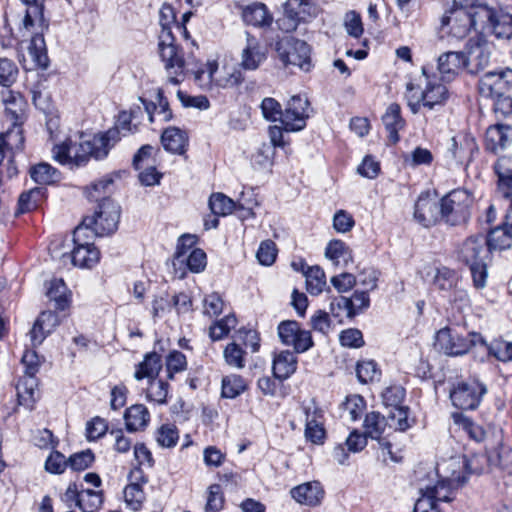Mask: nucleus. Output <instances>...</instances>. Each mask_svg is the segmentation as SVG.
I'll return each instance as SVG.
<instances>
[{
	"mask_svg": "<svg viewBox=\"0 0 512 512\" xmlns=\"http://www.w3.org/2000/svg\"><path fill=\"white\" fill-rule=\"evenodd\" d=\"M37 385L38 383L35 376L25 375L18 381L16 390L19 405L29 410L33 409L34 403L36 402Z\"/></svg>",
	"mask_w": 512,
	"mask_h": 512,
	"instance_id": "obj_37",
	"label": "nucleus"
},
{
	"mask_svg": "<svg viewBox=\"0 0 512 512\" xmlns=\"http://www.w3.org/2000/svg\"><path fill=\"white\" fill-rule=\"evenodd\" d=\"M276 52L285 66H297L306 72L311 68L310 47L303 40L283 37L276 42Z\"/></svg>",
	"mask_w": 512,
	"mask_h": 512,
	"instance_id": "obj_10",
	"label": "nucleus"
},
{
	"mask_svg": "<svg viewBox=\"0 0 512 512\" xmlns=\"http://www.w3.org/2000/svg\"><path fill=\"white\" fill-rule=\"evenodd\" d=\"M441 218L450 225L466 223L470 218L471 195L463 189L449 192L441 199Z\"/></svg>",
	"mask_w": 512,
	"mask_h": 512,
	"instance_id": "obj_9",
	"label": "nucleus"
},
{
	"mask_svg": "<svg viewBox=\"0 0 512 512\" xmlns=\"http://www.w3.org/2000/svg\"><path fill=\"white\" fill-rule=\"evenodd\" d=\"M405 394V389L398 385L386 388L382 394L384 404L393 407V411L389 415L391 420L390 426H394L399 431H405L410 426L408 422V408L401 406Z\"/></svg>",
	"mask_w": 512,
	"mask_h": 512,
	"instance_id": "obj_15",
	"label": "nucleus"
},
{
	"mask_svg": "<svg viewBox=\"0 0 512 512\" xmlns=\"http://www.w3.org/2000/svg\"><path fill=\"white\" fill-rule=\"evenodd\" d=\"M169 389L170 385L168 382L158 377L150 379L146 389V398L149 402L164 405L167 403Z\"/></svg>",
	"mask_w": 512,
	"mask_h": 512,
	"instance_id": "obj_45",
	"label": "nucleus"
},
{
	"mask_svg": "<svg viewBox=\"0 0 512 512\" xmlns=\"http://www.w3.org/2000/svg\"><path fill=\"white\" fill-rule=\"evenodd\" d=\"M47 296L55 302V307L59 310H64L68 306L67 287L62 279L51 280Z\"/></svg>",
	"mask_w": 512,
	"mask_h": 512,
	"instance_id": "obj_53",
	"label": "nucleus"
},
{
	"mask_svg": "<svg viewBox=\"0 0 512 512\" xmlns=\"http://www.w3.org/2000/svg\"><path fill=\"white\" fill-rule=\"evenodd\" d=\"M23 101L14 99L5 108V123L7 130L0 135V164L5 158V149L11 151L21 150L24 145L22 124L24 122Z\"/></svg>",
	"mask_w": 512,
	"mask_h": 512,
	"instance_id": "obj_7",
	"label": "nucleus"
},
{
	"mask_svg": "<svg viewBox=\"0 0 512 512\" xmlns=\"http://www.w3.org/2000/svg\"><path fill=\"white\" fill-rule=\"evenodd\" d=\"M161 142L168 152L182 155L187 149L188 136L185 131L177 127H168L162 133Z\"/></svg>",
	"mask_w": 512,
	"mask_h": 512,
	"instance_id": "obj_32",
	"label": "nucleus"
},
{
	"mask_svg": "<svg viewBox=\"0 0 512 512\" xmlns=\"http://www.w3.org/2000/svg\"><path fill=\"white\" fill-rule=\"evenodd\" d=\"M383 125L388 133L391 144H396L400 140L399 131L405 127V120L401 116V108L397 103L390 104L382 116Z\"/></svg>",
	"mask_w": 512,
	"mask_h": 512,
	"instance_id": "obj_30",
	"label": "nucleus"
},
{
	"mask_svg": "<svg viewBox=\"0 0 512 512\" xmlns=\"http://www.w3.org/2000/svg\"><path fill=\"white\" fill-rule=\"evenodd\" d=\"M488 355L494 357L501 362L512 361V342L505 341L501 338L494 339L490 343L486 342Z\"/></svg>",
	"mask_w": 512,
	"mask_h": 512,
	"instance_id": "obj_51",
	"label": "nucleus"
},
{
	"mask_svg": "<svg viewBox=\"0 0 512 512\" xmlns=\"http://www.w3.org/2000/svg\"><path fill=\"white\" fill-rule=\"evenodd\" d=\"M119 176V172H113L92 183L88 189V198L94 201L106 198L105 195L112 191L115 178Z\"/></svg>",
	"mask_w": 512,
	"mask_h": 512,
	"instance_id": "obj_49",
	"label": "nucleus"
},
{
	"mask_svg": "<svg viewBox=\"0 0 512 512\" xmlns=\"http://www.w3.org/2000/svg\"><path fill=\"white\" fill-rule=\"evenodd\" d=\"M441 27L456 39L465 38L471 31L473 21L465 7H450L441 18Z\"/></svg>",
	"mask_w": 512,
	"mask_h": 512,
	"instance_id": "obj_17",
	"label": "nucleus"
},
{
	"mask_svg": "<svg viewBox=\"0 0 512 512\" xmlns=\"http://www.w3.org/2000/svg\"><path fill=\"white\" fill-rule=\"evenodd\" d=\"M488 31L497 38H512V14L505 13L502 10H496V17H493Z\"/></svg>",
	"mask_w": 512,
	"mask_h": 512,
	"instance_id": "obj_46",
	"label": "nucleus"
},
{
	"mask_svg": "<svg viewBox=\"0 0 512 512\" xmlns=\"http://www.w3.org/2000/svg\"><path fill=\"white\" fill-rule=\"evenodd\" d=\"M186 59L190 60V65L185 69L180 77L188 73L194 75L195 83L203 90H212L216 88H232L244 81L243 73L234 66H223L219 68L217 62H207L204 66L198 67L193 56Z\"/></svg>",
	"mask_w": 512,
	"mask_h": 512,
	"instance_id": "obj_4",
	"label": "nucleus"
},
{
	"mask_svg": "<svg viewBox=\"0 0 512 512\" xmlns=\"http://www.w3.org/2000/svg\"><path fill=\"white\" fill-rule=\"evenodd\" d=\"M498 176V194L509 202L512 209V156L500 157L494 166Z\"/></svg>",
	"mask_w": 512,
	"mask_h": 512,
	"instance_id": "obj_24",
	"label": "nucleus"
},
{
	"mask_svg": "<svg viewBox=\"0 0 512 512\" xmlns=\"http://www.w3.org/2000/svg\"><path fill=\"white\" fill-rule=\"evenodd\" d=\"M157 103L148 102L143 98L140 101L143 103L145 111L149 116V121L154 122L156 118L162 122H168L172 119V112L169 108V103L164 97L162 90H158L156 94Z\"/></svg>",
	"mask_w": 512,
	"mask_h": 512,
	"instance_id": "obj_34",
	"label": "nucleus"
},
{
	"mask_svg": "<svg viewBox=\"0 0 512 512\" xmlns=\"http://www.w3.org/2000/svg\"><path fill=\"white\" fill-rule=\"evenodd\" d=\"M490 254L486 236L483 234L468 237L459 249V260L469 267L476 289H483L486 286Z\"/></svg>",
	"mask_w": 512,
	"mask_h": 512,
	"instance_id": "obj_6",
	"label": "nucleus"
},
{
	"mask_svg": "<svg viewBox=\"0 0 512 512\" xmlns=\"http://www.w3.org/2000/svg\"><path fill=\"white\" fill-rule=\"evenodd\" d=\"M96 236L95 226H92L86 218L78 225L73 232L74 246H94L93 240Z\"/></svg>",
	"mask_w": 512,
	"mask_h": 512,
	"instance_id": "obj_54",
	"label": "nucleus"
},
{
	"mask_svg": "<svg viewBox=\"0 0 512 512\" xmlns=\"http://www.w3.org/2000/svg\"><path fill=\"white\" fill-rule=\"evenodd\" d=\"M103 503L102 492L85 489L80 491L78 507L83 512H97Z\"/></svg>",
	"mask_w": 512,
	"mask_h": 512,
	"instance_id": "obj_55",
	"label": "nucleus"
},
{
	"mask_svg": "<svg viewBox=\"0 0 512 512\" xmlns=\"http://www.w3.org/2000/svg\"><path fill=\"white\" fill-rule=\"evenodd\" d=\"M351 303L348 301V298L345 296H339L334 298L330 303V313L333 317L342 321V318L345 316L349 319L355 317L354 308H351Z\"/></svg>",
	"mask_w": 512,
	"mask_h": 512,
	"instance_id": "obj_61",
	"label": "nucleus"
},
{
	"mask_svg": "<svg viewBox=\"0 0 512 512\" xmlns=\"http://www.w3.org/2000/svg\"><path fill=\"white\" fill-rule=\"evenodd\" d=\"M486 392V386L477 380L459 381L450 390V399L459 409L474 410Z\"/></svg>",
	"mask_w": 512,
	"mask_h": 512,
	"instance_id": "obj_11",
	"label": "nucleus"
},
{
	"mask_svg": "<svg viewBox=\"0 0 512 512\" xmlns=\"http://www.w3.org/2000/svg\"><path fill=\"white\" fill-rule=\"evenodd\" d=\"M512 229L507 224V217L502 226L492 229L486 236L487 245L490 251L502 250L511 246Z\"/></svg>",
	"mask_w": 512,
	"mask_h": 512,
	"instance_id": "obj_40",
	"label": "nucleus"
},
{
	"mask_svg": "<svg viewBox=\"0 0 512 512\" xmlns=\"http://www.w3.org/2000/svg\"><path fill=\"white\" fill-rule=\"evenodd\" d=\"M155 437L159 446L172 448L178 442L179 433L175 425L163 424L156 430Z\"/></svg>",
	"mask_w": 512,
	"mask_h": 512,
	"instance_id": "obj_57",
	"label": "nucleus"
},
{
	"mask_svg": "<svg viewBox=\"0 0 512 512\" xmlns=\"http://www.w3.org/2000/svg\"><path fill=\"white\" fill-rule=\"evenodd\" d=\"M438 71L443 81H451L465 68L463 52L449 51L438 57Z\"/></svg>",
	"mask_w": 512,
	"mask_h": 512,
	"instance_id": "obj_28",
	"label": "nucleus"
},
{
	"mask_svg": "<svg viewBox=\"0 0 512 512\" xmlns=\"http://www.w3.org/2000/svg\"><path fill=\"white\" fill-rule=\"evenodd\" d=\"M512 83V70L484 74L478 83V91L482 97L494 98L506 94Z\"/></svg>",
	"mask_w": 512,
	"mask_h": 512,
	"instance_id": "obj_18",
	"label": "nucleus"
},
{
	"mask_svg": "<svg viewBox=\"0 0 512 512\" xmlns=\"http://www.w3.org/2000/svg\"><path fill=\"white\" fill-rule=\"evenodd\" d=\"M60 319L55 312L43 311L36 319L31 331L32 345H40L44 339L59 325Z\"/></svg>",
	"mask_w": 512,
	"mask_h": 512,
	"instance_id": "obj_26",
	"label": "nucleus"
},
{
	"mask_svg": "<svg viewBox=\"0 0 512 512\" xmlns=\"http://www.w3.org/2000/svg\"><path fill=\"white\" fill-rule=\"evenodd\" d=\"M464 53L465 68L470 74H477L484 70L491 57V45L482 37L471 38L466 45Z\"/></svg>",
	"mask_w": 512,
	"mask_h": 512,
	"instance_id": "obj_16",
	"label": "nucleus"
},
{
	"mask_svg": "<svg viewBox=\"0 0 512 512\" xmlns=\"http://www.w3.org/2000/svg\"><path fill=\"white\" fill-rule=\"evenodd\" d=\"M303 273L306 278L307 291L313 296L322 293L327 284L324 270L319 266H312Z\"/></svg>",
	"mask_w": 512,
	"mask_h": 512,
	"instance_id": "obj_43",
	"label": "nucleus"
},
{
	"mask_svg": "<svg viewBox=\"0 0 512 512\" xmlns=\"http://www.w3.org/2000/svg\"><path fill=\"white\" fill-rule=\"evenodd\" d=\"M237 324V319L235 315L229 314L222 318L221 320L216 321L210 327V337L213 341L221 340L226 337L231 329L235 328Z\"/></svg>",
	"mask_w": 512,
	"mask_h": 512,
	"instance_id": "obj_58",
	"label": "nucleus"
},
{
	"mask_svg": "<svg viewBox=\"0 0 512 512\" xmlns=\"http://www.w3.org/2000/svg\"><path fill=\"white\" fill-rule=\"evenodd\" d=\"M343 409L348 413L351 421H357L366 409V402L360 395H351L343 403Z\"/></svg>",
	"mask_w": 512,
	"mask_h": 512,
	"instance_id": "obj_62",
	"label": "nucleus"
},
{
	"mask_svg": "<svg viewBox=\"0 0 512 512\" xmlns=\"http://www.w3.org/2000/svg\"><path fill=\"white\" fill-rule=\"evenodd\" d=\"M458 282L459 277L456 271L445 266L437 269L433 280L435 288L443 292H451Z\"/></svg>",
	"mask_w": 512,
	"mask_h": 512,
	"instance_id": "obj_48",
	"label": "nucleus"
},
{
	"mask_svg": "<svg viewBox=\"0 0 512 512\" xmlns=\"http://www.w3.org/2000/svg\"><path fill=\"white\" fill-rule=\"evenodd\" d=\"M297 357L295 352L284 350L275 355L273 359V374L279 380H286L297 369Z\"/></svg>",
	"mask_w": 512,
	"mask_h": 512,
	"instance_id": "obj_33",
	"label": "nucleus"
},
{
	"mask_svg": "<svg viewBox=\"0 0 512 512\" xmlns=\"http://www.w3.org/2000/svg\"><path fill=\"white\" fill-rule=\"evenodd\" d=\"M450 152L457 162L468 163L472 160L473 155L478 152V145L471 134H459L452 138Z\"/></svg>",
	"mask_w": 512,
	"mask_h": 512,
	"instance_id": "obj_29",
	"label": "nucleus"
},
{
	"mask_svg": "<svg viewBox=\"0 0 512 512\" xmlns=\"http://www.w3.org/2000/svg\"><path fill=\"white\" fill-rule=\"evenodd\" d=\"M496 8L487 3L477 2L468 9L475 30L488 31L493 17H496Z\"/></svg>",
	"mask_w": 512,
	"mask_h": 512,
	"instance_id": "obj_35",
	"label": "nucleus"
},
{
	"mask_svg": "<svg viewBox=\"0 0 512 512\" xmlns=\"http://www.w3.org/2000/svg\"><path fill=\"white\" fill-rule=\"evenodd\" d=\"M40 195L41 192L39 189H31L27 192L21 193L18 199L15 215L18 216L34 210L38 205Z\"/></svg>",
	"mask_w": 512,
	"mask_h": 512,
	"instance_id": "obj_60",
	"label": "nucleus"
},
{
	"mask_svg": "<svg viewBox=\"0 0 512 512\" xmlns=\"http://www.w3.org/2000/svg\"><path fill=\"white\" fill-rule=\"evenodd\" d=\"M356 375L361 383H369L379 380L381 371L373 360L359 361L356 366Z\"/></svg>",
	"mask_w": 512,
	"mask_h": 512,
	"instance_id": "obj_56",
	"label": "nucleus"
},
{
	"mask_svg": "<svg viewBox=\"0 0 512 512\" xmlns=\"http://www.w3.org/2000/svg\"><path fill=\"white\" fill-rule=\"evenodd\" d=\"M386 426V418L382 416L379 412L372 411L370 413H367L365 416L363 423L364 434L367 437H370L371 439L378 440L381 449L383 451H387V454L390 456V459L393 461H397V459L393 456V453L391 451V443L386 439L382 438Z\"/></svg>",
	"mask_w": 512,
	"mask_h": 512,
	"instance_id": "obj_20",
	"label": "nucleus"
},
{
	"mask_svg": "<svg viewBox=\"0 0 512 512\" xmlns=\"http://www.w3.org/2000/svg\"><path fill=\"white\" fill-rule=\"evenodd\" d=\"M449 97L447 87L441 83L428 81L427 86L421 92L422 105L429 110L437 105H443Z\"/></svg>",
	"mask_w": 512,
	"mask_h": 512,
	"instance_id": "obj_36",
	"label": "nucleus"
},
{
	"mask_svg": "<svg viewBox=\"0 0 512 512\" xmlns=\"http://www.w3.org/2000/svg\"><path fill=\"white\" fill-rule=\"evenodd\" d=\"M512 143V126L507 124H494L487 128L485 134L486 150L497 154Z\"/></svg>",
	"mask_w": 512,
	"mask_h": 512,
	"instance_id": "obj_22",
	"label": "nucleus"
},
{
	"mask_svg": "<svg viewBox=\"0 0 512 512\" xmlns=\"http://www.w3.org/2000/svg\"><path fill=\"white\" fill-rule=\"evenodd\" d=\"M85 218L92 226H95L96 233L100 236L112 234L118 228L120 206L110 198H103L94 215Z\"/></svg>",
	"mask_w": 512,
	"mask_h": 512,
	"instance_id": "obj_12",
	"label": "nucleus"
},
{
	"mask_svg": "<svg viewBox=\"0 0 512 512\" xmlns=\"http://www.w3.org/2000/svg\"><path fill=\"white\" fill-rule=\"evenodd\" d=\"M25 4L23 28L30 31L35 29L28 47L29 54L35 64L40 68H47L49 58L43 32L48 28L44 18V6L38 0H21Z\"/></svg>",
	"mask_w": 512,
	"mask_h": 512,
	"instance_id": "obj_5",
	"label": "nucleus"
},
{
	"mask_svg": "<svg viewBox=\"0 0 512 512\" xmlns=\"http://www.w3.org/2000/svg\"><path fill=\"white\" fill-rule=\"evenodd\" d=\"M245 354L246 352L236 343L228 344L223 353L226 363L237 369L245 366Z\"/></svg>",
	"mask_w": 512,
	"mask_h": 512,
	"instance_id": "obj_64",
	"label": "nucleus"
},
{
	"mask_svg": "<svg viewBox=\"0 0 512 512\" xmlns=\"http://www.w3.org/2000/svg\"><path fill=\"white\" fill-rule=\"evenodd\" d=\"M305 414V436L307 440L315 444L321 443L325 436V430L322 423L319 421V418H321L320 411L314 409L311 413L309 408H305Z\"/></svg>",
	"mask_w": 512,
	"mask_h": 512,
	"instance_id": "obj_41",
	"label": "nucleus"
},
{
	"mask_svg": "<svg viewBox=\"0 0 512 512\" xmlns=\"http://www.w3.org/2000/svg\"><path fill=\"white\" fill-rule=\"evenodd\" d=\"M162 369L161 356L156 352L145 355L144 360L136 366L134 377L136 380L144 378L153 379L158 377Z\"/></svg>",
	"mask_w": 512,
	"mask_h": 512,
	"instance_id": "obj_38",
	"label": "nucleus"
},
{
	"mask_svg": "<svg viewBox=\"0 0 512 512\" xmlns=\"http://www.w3.org/2000/svg\"><path fill=\"white\" fill-rule=\"evenodd\" d=\"M476 345H486V340L477 332L463 336L455 328L444 327L436 334L435 347L448 356H462Z\"/></svg>",
	"mask_w": 512,
	"mask_h": 512,
	"instance_id": "obj_8",
	"label": "nucleus"
},
{
	"mask_svg": "<svg viewBox=\"0 0 512 512\" xmlns=\"http://www.w3.org/2000/svg\"><path fill=\"white\" fill-rule=\"evenodd\" d=\"M453 422L458 425L470 439L481 442L486 436L485 430L478 424L474 423L469 417L463 413L454 412L451 414Z\"/></svg>",
	"mask_w": 512,
	"mask_h": 512,
	"instance_id": "obj_44",
	"label": "nucleus"
},
{
	"mask_svg": "<svg viewBox=\"0 0 512 512\" xmlns=\"http://www.w3.org/2000/svg\"><path fill=\"white\" fill-rule=\"evenodd\" d=\"M241 17L246 25L257 28H268L273 23V15L268 7L261 2H253L242 6Z\"/></svg>",
	"mask_w": 512,
	"mask_h": 512,
	"instance_id": "obj_23",
	"label": "nucleus"
},
{
	"mask_svg": "<svg viewBox=\"0 0 512 512\" xmlns=\"http://www.w3.org/2000/svg\"><path fill=\"white\" fill-rule=\"evenodd\" d=\"M476 457L468 459L466 457L451 458L437 465L436 474L438 476L437 483L433 486L421 488V498H429L433 504L438 502H449L452 500L451 494L454 489L462 485L466 481V477L456 468H464L468 474L480 473V470L473 467Z\"/></svg>",
	"mask_w": 512,
	"mask_h": 512,
	"instance_id": "obj_3",
	"label": "nucleus"
},
{
	"mask_svg": "<svg viewBox=\"0 0 512 512\" xmlns=\"http://www.w3.org/2000/svg\"><path fill=\"white\" fill-rule=\"evenodd\" d=\"M159 23L161 26L158 43L159 54L164 62L169 82L177 85L180 83L179 76L191 63L189 59H185L182 50L175 44L173 30L182 33L186 38L189 36L188 31L186 26L176 21L175 11L168 4H164L160 9Z\"/></svg>",
	"mask_w": 512,
	"mask_h": 512,
	"instance_id": "obj_1",
	"label": "nucleus"
},
{
	"mask_svg": "<svg viewBox=\"0 0 512 512\" xmlns=\"http://www.w3.org/2000/svg\"><path fill=\"white\" fill-rule=\"evenodd\" d=\"M117 139L116 130H107L90 140L79 143L65 142L53 148L54 158L61 164L83 166L91 157L96 160L104 159L117 143Z\"/></svg>",
	"mask_w": 512,
	"mask_h": 512,
	"instance_id": "obj_2",
	"label": "nucleus"
},
{
	"mask_svg": "<svg viewBox=\"0 0 512 512\" xmlns=\"http://www.w3.org/2000/svg\"><path fill=\"white\" fill-rule=\"evenodd\" d=\"M31 178L38 184H50L57 178V171L47 163H40L30 169Z\"/></svg>",
	"mask_w": 512,
	"mask_h": 512,
	"instance_id": "obj_59",
	"label": "nucleus"
},
{
	"mask_svg": "<svg viewBox=\"0 0 512 512\" xmlns=\"http://www.w3.org/2000/svg\"><path fill=\"white\" fill-rule=\"evenodd\" d=\"M309 118V101L306 97L295 95L287 102L281 123L286 131L296 132L305 128Z\"/></svg>",
	"mask_w": 512,
	"mask_h": 512,
	"instance_id": "obj_14",
	"label": "nucleus"
},
{
	"mask_svg": "<svg viewBox=\"0 0 512 512\" xmlns=\"http://www.w3.org/2000/svg\"><path fill=\"white\" fill-rule=\"evenodd\" d=\"M196 242V236L191 234H184L179 238L174 255V265L185 262V256L195 249Z\"/></svg>",
	"mask_w": 512,
	"mask_h": 512,
	"instance_id": "obj_63",
	"label": "nucleus"
},
{
	"mask_svg": "<svg viewBox=\"0 0 512 512\" xmlns=\"http://www.w3.org/2000/svg\"><path fill=\"white\" fill-rule=\"evenodd\" d=\"M441 217V204L429 192H423L419 195L414 210V218L424 227L434 225Z\"/></svg>",
	"mask_w": 512,
	"mask_h": 512,
	"instance_id": "obj_19",
	"label": "nucleus"
},
{
	"mask_svg": "<svg viewBox=\"0 0 512 512\" xmlns=\"http://www.w3.org/2000/svg\"><path fill=\"white\" fill-rule=\"evenodd\" d=\"M290 494L296 502L314 507L321 503L324 497V490L320 482L311 481L292 488Z\"/></svg>",
	"mask_w": 512,
	"mask_h": 512,
	"instance_id": "obj_25",
	"label": "nucleus"
},
{
	"mask_svg": "<svg viewBox=\"0 0 512 512\" xmlns=\"http://www.w3.org/2000/svg\"><path fill=\"white\" fill-rule=\"evenodd\" d=\"M100 260V252L95 246H74L71 261L80 268H92Z\"/></svg>",
	"mask_w": 512,
	"mask_h": 512,
	"instance_id": "obj_39",
	"label": "nucleus"
},
{
	"mask_svg": "<svg viewBox=\"0 0 512 512\" xmlns=\"http://www.w3.org/2000/svg\"><path fill=\"white\" fill-rule=\"evenodd\" d=\"M124 421L128 432L143 431L150 422V413L143 404H135L126 409Z\"/></svg>",
	"mask_w": 512,
	"mask_h": 512,
	"instance_id": "obj_31",
	"label": "nucleus"
},
{
	"mask_svg": "<svg viewBox=\"0 0 512 512\" xmlns=\"http://www.w3.org/2000/svg\"><path fill=\"white\" fill-rule=\"evenodd\" d=\"M278 336L286 346H292L295 353H304L313 346L310 331L304 330L295 320L282 321L278 325Z\"/></svg>",
	"mask_w": 512,
	"mask_h": 512,
	"instance_id": "obj_13",
	"label": "nucleus"
},
{
	"mask_svg": "<svg viewBox=\"0 0 512 512\" xmlns=\"http://www.w3.org/2000/svg\"><path fill=\"white\" fill-rule=\"evenodd\" d=\"M267 59V50L260 41L250 33L246 34V45L241 52L240 66L244 70H257Z\"/></svg>",
	"mask_w": 512,
	"mask_h": 512,
	"instance_id": "obj_21",
	"label": "nucleus"
},
{
	"mask_svg": "<svg viewBox=\"0 0 512 512\" xmlns=\"http://www.w3.org/2000/svg\"><path fill=\"white\" fill-rule=\"evenodd\" d=\"M246 380L237 374H230L222 378L221 394L225 398L234 399L246 391Z\"/></svg>",
	"mask_w": 512,
	"mask_h": 512,
	"instance_id": "obj_47",
	"label": "nucleus"
},
{
	"mask_svg": "<svg viewBox=\"0 0 512 512\" xmlns=\"http://www.w3.org/2000/svg\"><path fill=\"white\" fill-rule=\"evenodd\" d=\"M131 483L124 489V499L132 510L137 511L141 508L145 499V494L142 489V483H146L147 479L143 475L141 469H135L130 473Z\"/></svg>",
	"mask_w": 512,
	"mask_h": 512,
	"instance_id": "obj_27",
	"label": "nucleus"
},
{
	"mask_svg": "<svg viewBox=\"0 0 512 512\" xmlns=\"http://www.w3.org/2000/svg\"><path fill=\"white\" fill-rule=\"evenodd\" d=\"M208 205L215 216H226L237 208V204L223 193H213Z\"/></svg>",
	"mask_w": 512,
	"mask_h": 512,
	"instance_id": "obj_50",
	"label": "nucleus"
},
{
	"mask_svg": "<svg viewBox=\"0 0 512 512\" xmlns=\"http://www.w3.org/2000/svg\"><path fill=\"white\" fill-rule=\"evenodd\" d=\"M284 10L301 22H306L308 19L314 17L317 12L311 0H287L284 3Z\"/></svg>",
	"mask_w": 512,
	"mask_h": 512,
	"instance_id": "obj_42",
	"label": "nucleus"
},
{
	"mask_svg": "<svg viewBox=\"0 0 512 512\" xmlns=\"http://www.w3.org/2000/svg\"><path fill=\"white\" fill-rule=\"evenodd\" d=\"M325 256L335 265H339L341 261L347 263L352 258L349 247L341 240L330 241L325 249Z\"/></svg>",
	"mask_w": 512,
	"mask_h": 512,
	"instance_id": "obj_52",
	"label": "nucleus"
}]
</instances>
